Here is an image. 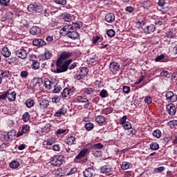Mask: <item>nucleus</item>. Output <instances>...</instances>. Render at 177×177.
Segmentation results:
<instances>
[{"label": "nucleus", "mask_w": 177, "mask_h": 177, "mask_svg": "<svg viewBox=\"0 0 177 177\" xmlns=\"http://www.w3.org/2000/svg\"><path fill=\"white\" fill-rule=\"evenodd\" d=\"M61 34L68 35L71 39H78L80 38V33L73 29V26H64L60 30Z\"/></svg>", "instance_id": "1"}, {"label": "nucleus", "mask_w": 177, "mask_h": 177, "mask_svg": "<svg viewBox=\"0 0 177 177\" xmlns=\"http://www.w3.org/2000/svg\"><path fill=\"white\" fill-rule=\"evenodd\" d=\"M71 63H73V59H66L64 62L61 68L58 71H55V73L60 74L62 73H66V71H68V70H74V68L77 67V64H78V63L73 62L72 64Z\"/></svg>", "instance_id": "2"}, {"label": "nucleus", "mask_w": 177, "mask_h": 177, "mask_svg": "<svg viewBox=\"0 0 177 177\" xmlns=\"http://www.w3.org/2000/svg\"><path fill=\"white\" fill-rule=\"evenodd\" d=\"M71 56H73V53L68 52H63L56 61L55 71H57L58 70L61 69L62 66H63V64L64 63L63 62H64V60L66 62V60H67V59H68L69 57H71Z\"/></svg>", "instance_id": "3"}, {"label": "nucleus", "mask_w": 177, "mask_h": 177, "mask_svg": "<svg viewBox=\"0 0 177 177\" xmlns=\"http://www.w3.org/2000/svg\"><path fill=\"white\" fill-rule=\"evenodd\" d=\"M64 162V156L62 155L55 156L50 158V164L53 167H61Z\"/></svg>", "instance_id": "4"}, {"label": "nucleus", "mask_w": 177, "mask_h": 177, "mask_svg": "<svg viewBox=\"0 0 177 177\" xmlns=\"http://www.w3.org/2000/svg\"><path fill=\"white\" fill-rule=\"evenodd\" d=\"M74 92H75V88L74 86H69L64 88L61 95L63 99H70L74 95Z\"/></svg>", "instance_id": "5"}, {"label": "nucleus", "mask_w": 177, "mask_h": 177, "mask_svg": "<svg viewBox=\"0 0 177 177\" xmlns=\"http://www.w3.org/2000/svg\"><path fill=\"white\" fill-rule=\"evenodd\" d=\"M28 10L32 13H42L44 8H42V5L32 6V4H29L28 6Z\"/></svg>", "instance_id": "6"}, {"label": "nucleus", "mask_w": 177, "mask_h": 177, "mask_svg": "<svg viewBox=\"0 0 177 177\" xmlns=\"http://www.w3.org/2000/svg\"><path fill=\"white\" fill-rule=\"evenodd\" d=\"M166 101L170 103H174L177 100V95L172 91H167L165 94Z\"/></svg>", "instance_id": "7"}, {"label": "nucleus", "mask_w": 177, "mask_h": 177, "mask_svg": "<svg viewBox=\"0 0 177 177\" xmlns=\"http://www.w3.org/2000/svg\"><path fill=\"white\" fill-rule=\"evenodd\" d=\"M15 53L16 56L22 59H27V56H28V52L24 48L17 50Z\"/></svg>", "instance_id": "8"}, {"label": "nucleus", "mask_w": 177, "mask_h": 177, "mask_svg": "<svg viewBox=\"0 0 177 177\" xmlns=\"http://www.w3.org/2000/svg\"><path fill=\"white\" fill-rule=\"evenodd\" d=\"M17 96V93L16 91H6V97L8 99L9 103H12V102L16 101V97Z\"/></svg>", "instance_id": "9"}, {"label": "nucleus", "mask_w": 177, "mask_h": 177, "mask_svg": "<svg viewBox=\"0 0 177 177\" xmlns=\"http://www.w3.org/2000/svg\"><path fill=\"white\" fill-rule=\"evenodd\" d=\"M166 111L169 115H175L176 114V106L173 103H170L166 106Z\"/></svg>", "instance_id": "10"}, {"label": "nucleus", "mask_w": 177, "mask_h": 177, "mask_svg": "<svg viewBox=\"0 0 177 177\" xmlns=\"http://www.w3.org/2000/svg\"><path fill=\"white\" fill-rule=\"evenodd\" d=\"M82 26H84V23L81 21L73 22L70 25H65L66 27H72V30H81V28H82Z\"/></svg>", "instance_id": "11"}, {"label": "nucleus", "mask_w": 177, "mask_h": 177, "mask_svg": "<svg viewBox=\"0 0 177 177\" xmlns=\"http://www.w3.org/2000/svg\"><path fill=\"white\" fill-rule=\"evenodd\" d=\"M100 172L102 174H106V175H110V172H113V167L110 165H106L100 168Z\"/></svg>", "instance_id": "12"}, {"label": "nucleus", "mask_w": 177, "mask_h": 177, "mask_svg": "<svg viewBox=\"0 0 177 177\" xmlns=\"http://www.w3.org/2000/svg\"><path fill=\"white\" fill-rule=\"evenodd\" d=\"M28 132H30V126L25 124L22 127L21 131L17 133V138H20V136H23L24 133H28Z\"/></svg>", "instance_id": "13"}, {"label": "nucleus", "mask_w": 177, "mask_h": 177, "mask_svg": "<svg viewBox=\"0 0 177 177\" xmlns=\"http://www.w3.org/2000/svg\"><path fill=\"white\" fill-rule=\"evenodd\" d=\"M109 69H110V71H111V73H113V74H115L117 71H120V64L114 62H111Z\"/></svg>", "instance_id": "14"}, {"label": "nucleus", "mask_w": 177, "mask_h": 177, "mask_svg": "<svg viewBox=\"0 0 177 177\" xmlns=\"http://www.w3.org/2000/svg\"><path fill=\"white\" fill-rule=\"evenodd\" d=\"M52 52H50V50L48 49H46L44 51V54L40 55V59H41L42 60H49V59H52Z\"/></svg>", "instance_id": "15"}, {"label": "nucleus", "mask_w": 177, "mask_h": 177, "mask_svg": "<svg viewBox=\"0 0 177 177\" xmlns=\"http://www.w3.org/2000/svg\"><path fill=\"white\" fill-rule=\"evenodd\" d=\"M104 19L106 23H114V20H115V15L113 12H109L105 15Z\"/></svg>", "instance_id": "16"}, {"label": "nucleus", "mask_w": 177, "mask_h": 177, "mask_svg": "<svg viewBox=\"0 0 177 177\" xmlns=\"http://www.w3.org/2000/svg\"><path fill=\"white\" fill-rule=\"evenodd\" d=\"M94 172L95 169L93 167H88L83 171V176L84 177H93Z\"/></svg>", "instance_id": "17"}, {"label": "nucleus", "mask_w": 177, "mask_h": 177, "mask_svg": "<svg viewBox=\"0 0 177 177\" xmlns=\"http://www.w3.org/2000/svg\"><path fill=\"white\" fill-rule=\"evenodd\" d=\"M41 29L39 26H33L30 29L29 32L32 35H39V34H41Z\"/></svg>", "instance_id": "18"}, {"label": "nucleus", "mask_w": 177, "mask_h": 177, "mask_svg": "<svg viewBox=\"0 0 177 177\" xmlns=\"http://www.w3.org/2000/svg\"><path fill=\"white\" fill-rule=\"evenodd\" d=\"M55 176L57 177H62L66 175V168L64 167H59L57 169L55 170Z\"/></svg>", "instance_id": "19"}, {"label": "nucleus", "mask_w": 177, "mask_h": 177, "mask_svg": "<svg viewBox=\"0 0 177 177\" xmlns=\"http://www.w3.org/2000/svg\"><path fill=\"white\" fill-rule=\"evenodd\" d=\"M154 31H156V26L154 24H150L144 28V32L145 34H151V32H154Z\"/></svg>", "instance_id": "20"}, {"label": "nucleus", "mask_w": 177, "mask_h": 177, "mask_svg": "<svg viewBox=\"0 0 177 177\" xmlns=\"http://www.w3.org/2000/svg\"><path fill=\"white\" fill-rule=\"evenodd\" d=\"M32 44L35 46H45L46 45V42L44 41L42 39H37L32 41Z\"/></svg>", "instance_id": "21"}, {"label": "nucleus", "mask_w": 177, "mask_h": 177, "mask_svg": "<svg viewBox=\"0 0 177 177\" xmlns=\"http://www.w3.org/2000/svg\"><path fill=\"white\" fill-rule=\"evenodd\" d=\"M75 140H77V138L71 136L65 139L64 142L68 145V146H72V145H75Z\"/></svg>", "instance_id": "22"}, {"label": "nucleus", "mask_w": 177, "mask_h": 177, "mask_svg": "<svg viewBox=\"0 0 177 177\" xmlns=\"http://www.w3.org/2000/svg\"><path fill=\"white\" fill-rule=\"evenodd\" d=\"M87 153H88V149H86V148L83 149L82 151H80V153L75 157V160H81V158H84V157H85V156H86Z\"/></svg>", "instance_id": "23"}, {"label": "nucleus", "mask_w": 177, "mask_h": 177, "mask_svg": "<svg viewBox=\"0 0 177 177\" xmlns=\"http://www.w3.org/2000/svg\"><path fill=\"white\" fill-rule=\"evenodd\" d=\"M67 113V109L65 107H62L55 113V117L60 118L62 115H64Z\"/></svg>", "instance_id": "24"}, {"label": "nucleus", "mask_w": 177, "mask_h": 177, "mask_svg": "<svg viewBox=\"0 0 177 177\" xmlns=\"http://www.w3.org/2000/svg\"><path fill=\"white\" fill-rule=\"evenodd\" d=\"M25 106L27 107V109H32V107L35 106V101L32 98H29L26 100Z\"/></svg>", "instance_id": "25"}, {"label": "nucleus", "mask_w": 177, "mask_h": 177, "mask_svg": "<svg viewBox=\"0 0 177 177\" xmlns=\"http://www.w3.org/2000/svg\"><path fill=\"white\" fill-rule=\"evenodd\" d=\"M1 55L3 56V57H9L10 55H12V53H10V50H9V48L7 46L3 47L1 49Z\"/></svg>", "instance_id": "26"}, {"label": "nucleus", "mask_w": 177, "mask_h": 177, "mask_svg": "<svg viewBox=\"0 0 177 177\" xmlns=\"http://www.w3.org/2000/svg\"><path fill=\"white\" fill-rule=\"evenodd\" d=\"M49 106V100H42L39 102V107L41 110H45V109H48Z\"/></svg>", "instance_id": "27"}, {"label": "nucleus", "mask_w": 177, "mask_h": 177, "mask_svg": "<svg viewBox=\"0 0 177 177\" xmlns=\"http://www.w3.org/2000/svg\"><path fill=\"white\" fill-rule=\"evenodd\" d=\"M103 41V37L102 36H93V39H92V44H93V45L96 44H99L100 42Z\"/></svg>", "instance_id": "28"}, {"label": "nucleus", "mask_w": 177, "mask_h": 177, "mask_svg": "<svg viewBox=\"0 0 177 177\" xmlns=\"http://www.w3.org/2000/svg\"><path fill=\"white\" fill-rule=\"evenodd\" d=\"M0 77H1V80L3 78H9V77H10V71H9L8 70H1Z\"/></svg>", "instance_id": "29"}, {"label": "nucleus", "mask_w": 177, "mask_h": 177, "mask_svg": "<svg viewBox=\"0 0 177 177\" xmlns=\"http://www.w3.org/2000/svg\"><path fill=\"white\" fill-rule=\"evenodd\" d=\"M9 167L12 169H17V168L20 167V162H19V161H17V160H12L9 163Z\"/></svg>", "instance_id": "30"}, {"label": "nucleus", "mask_w": 177, "mask_h": 177, "mask_svg": "<svg viewBox=\"0 0 177 177\" xmlns=\"http://www.w3.org/2000/svg\"><path fill=\"white\" fill-rule=\"evenodd\" d=\"M95 120L97 124H102L104 122H106V118L102 115H100L95 117Z\"/></svg>", "instance_id": "31"}, {"label": "nucleus", "mask_w": 177, "mask_h": 177, "mask_svg": "<svg viewBox=\"0 0 177 177\" xmlns=\"http://www.w3.org/2000/svg\"><path fill=\"white\" fill-rule=\"evenodd\" d=\"M61 17L64 21H71V15L68 12H64Z\"/></svg>", "instance_id": "32"}, {"label": "nucleus", "mask_w": 177, "mask_h": 177, "mask_svg": "<svg viewBox=\"0 0 177 177\" xmlns=\"http://www.w3.org/2000/svg\"><path fill=\"white\" fill-rule=\"evenodd\" d=\"M145 24H146V21L142 19L138 20L136 22V28H142V30H145Z\"/></svg>", "instance_id": "33"}, {"label": "nucleus", "mask_w": 177, "mask_h": 177, "mask_svg": "<svg viewBox=\"0 0 177 177\" xmlns=\"http://www.w3.org/2000/svg\"><path fill=\"white\" fill-rule=\"evenodd\" d=\"M55 142H56V138L53 137H50L48 138L46 141H44L43 145L44 146H45V143H46L47 146H52V145H53V143H55Z\"/></svg>", "instance_id": "34"}, {"label": "nucleus", "mask_w": 177, "mask_h": 177, "mask_svg": "<svg viewBox=\"0 0 177 177\" xmlns=\"http://www.w3.org/2000/svg\"><path fill=\"white\" fill-rule=\"evenodd\" d=\"M84 128H86V131H92L95 128V124L91 122H88L85 124Z\"/></svg>", "instance_id": "35"}, {"label": "nucleus", "mask_w": 177, "mask_h": 177, "mask_svg": "<svg viewBox=\"0 0 177 177\" xmlns=\"http://www.w3.org/2000/svg\"><path fill=\"white\" fill-rule=\"evenodd\" d=\"M76 100H77V103H86V102H89V100L87 98L84 97L82 96H77L76 97Z\"/></svg>", "instance_id": "36"}, {"label": "nucleus", "mask_w": 177, "mask_h": 177, "mask_svg": "<svg viewBox=\"0 0 177 177\" xmlns=\"http://www.w3.org/2000/svg\"><path fill=\"white\" fill-rule=\"evenodd\" d=\"M152 135L154 136V138L160 139V138H161L162 133L160 129H156L153 131Z\"/></svg>", "instance_id": "37"}, {"label": "nucleus", "mask_w": 177, "mask_h": 177, "mask_svg": "<svg viewBox=\"0 0 177 177\" xmlns=\"http://www.w3.org/2000/svg\"><path fill=\"white\" fill-rule=\"evenodd\" d=\"M82 92L85 95H92V93H93V88L91 87L85 88L82 89Z\"/></svg>", "instance_id": "38"}, {"label": "nucleus", "mask_w": 177, "mask_h": 177, "mask_svg": "<svg viewBox=\"0 0 177 177\" xmlns=\"http://www.w3.org/2000/svg\"><path fill=\"white\" fill-rule=\"evenodd\" d=\"M151 150H158L160 145L157 142H152L149 145Z\"/></svg>", "instance_id": "39"}, {"label": "nucleus", "mask_w": 177, "mask_h": 177, "mask_svg": "<svg viewBox=\"0 0 177 177\" xmlns=\"http://www.w3.org/2000/svg\"><path fill=\"white\" fill-rule=\"evenodd\" d=\"M103 147H104V145H103V144L100 143V142L95 144L93 146V150H102V149H103Z\"/></svg>", "instance_id": "40"}, {"label": "nucleus", "mask_w": 177, "mask_h": 177, "mask_svg": "<svg viewBox=\"0 0 177 177\" xmlns=\"http://www.w3.org/2000/svg\"><path fill=\"white\" fill-rule=\"evenodd\" d=\"M17 61V57H11L6 60V63L8 64H13V63H16Z\"/></svg>", "instance_id": "41"}, {"label": "nucleus", "mask_w": 177, "mask_h": 177, "mask_svg": "<svg viewBox=\"0 0 177 177\" xmlns=\"http://www.w3.org/2000/svg\"><path fill=\"white\" fill-rule=\"evenodd\" d=\"M30 113L28 112H25L22 115V120L24 122H28L30 120Z\"/></svg>", "instance_id": "42"}, {"label": "nucleus", "mask_w": 177, "mask_h": 177, "mask_svg": "<svg viewBox=\"0 0 177 177\" xmlns=\"http://www.w3.org/2000/svg\"><path fill=\"white\" fill-rule=\"evenodd\" d=\"M89 72V70H88V68L83 67L80 70V74L81 75H83V77H86V75H88V73Z\"/></svg>", "instance_id": "43"}, {"label": "nucleus", "mask_w": 177, "mask_h": 177, "mask_svg": "<svg viewBox=\"0 0 177 177\" xmlns=\"http://www.w3.org/2000/svg\"><path fill=\"white\" fill-rule=\"evenodd\" d=\"M6 17L7 20H13V17H15V14L13 12L8 11L6 13Z\"/></svg>", "instance_id": "44"}, {"label": "nucleus", "mask_w": 177, "mask_h": 177, "mask_svg": "<svg viewBox=\"0 0 177 177\" xmlns=\"http://www.w3.org/2000/svg\"><path fill=\"white\" fill-rule=\"evenodd\" d=\"M32 68H33V70H38L39 68V62L36 60H32Z\"/></svg>", "instance_id": "45"}, {"label": "nucleus", "mask_w": 177, "mask_h": 177, "mask_svg": "<svg viewBox=\"0 0 177 177\" xmlns=\"http://www.w3.org/2000/svg\"><path fill=\"white\" fill-rule=\"evenodd\" d=\"M30 73L28 72V70H26V71H21L20 73V77H21V78H27V77H28Z\"/></svg>", "instance_id": "46"}, {"label": "nucleus", "mask_w": 177, "mask_h": 177, "mask_svg": "<svg viewBox=\"0 0 177 177\" xmlns=\"http://www.w3.org/2000/svg\"><path fill=\"white\" fill-rule=\"evenodd\" d=\"M131 165V163L129 162H123L121 165L122 169H129V166Z\"/></svg>", "instance_id": "47"}, {"label": "nucleus", "mask_w": 177, "mask_h": 177, "mask_svg": "<svg viewBox=\"0 0 177 177\" xmlns=\"http://www.w3.org/2000/svg\"><path fill=\"white\" fill-rule=\"evenodd\" d=\"M1 6H9L10 5V0H0Z\"/></svg>", "instance_id": "48"}, {"label": "nucleus", "mask_w": 177, "mask_h": 177, "mask_svg": "<svg viewBox=\"0 0 177 177\" xmlns=\"http://www.w3.org/2000/svg\"><path fill=\"white\" fill-rule=\"evenodd\" d=\"M52 81L49 80L48 78L44 79V86L46 89H49L50 88V83Z\"/></svg>", "instance_id": "49"}, {"label": "nucleus", "mask_w": 177, "mask_h": 177, "mask_svg": "<svg viewBox=\"0 0 177 177\" xmlns=\"http://www.w3.org/2000/svg\"><path fill=\"white\" fill-rule=\"evenodd\" d=\"M122 127H123L124 129L126 130L132 129V124L129 122H127L123 125H122Z\"/></svg>", "instance_id": "50"}, {"label": "nucleus", "mask_w": 177, "mask_h": 177, "mask_svg": "<svg viewBox=\"0 0 177 177\" xmlns=\"http://www.w3.org/2000/svg\"><path fill=\"white\" fill-rule=\"evenodd\" d=\"M100 96L104 99V97H107L109 96V93L106 90L103 89L100 92Z\"/></svg>", "instance_id": "51"}, {"label": "nucleus", "mask_w": 177, "mask_h": 177, "mask_svg": "<svg viewBox=\"0 0 177 177\" xmlns=\"http://www.w3.org/2000/svg\"><path fill=\"white\" fill-rule=\"evenodd\" d=\"M61 97L59 95H55L52 98L53 103H55V104H57V103H60Z\"/></svg>", "instance_id": "52"}, {"label": "nucleus", "mask_w": 177, "mask_h": 177, "mask_svg": "<svg viewBox=\"0 0 177 177\" xmlns=\"http://www.w3.org/2000/svg\"><path fill=\"white\" fill-rule=\"evenodd\" d=\"M165 37H167V38H169L170 39H173V38H175V33H174V32L169 30V32H167L166 33Z\"/></svg>", "instance_id": "53"}, {"label": "nucleus", "mask_w": 177, "mask_h": 177, "mask_svg": "<svg viewBox=\"0 0 177 177\" xmlns=\"http://www.w3.org/2000/svg\"><path fill=\"white\" fill-rule=\"evenodd\" d=\"M106 35H108V37L113 38V37L115 35V31H114V30L113 29H109L106 31Z\"/></svg>", "instance_id": "54"}, {"label": "nucleus", "mask_w": 177, "mask_h": 177, "mask_svg": "<svg viewBox=\"0 0 177 177\" xmlns=\"http://www.w3.org/2000/svg\"><path fill=\"white\" fill-rule=\"evenodd\" d=\"M97 48H99V49H106V48H107V46H109V44H106L105 42H100V44H97Z\"/></svg>", "instance_id": "55"}, {"label": "nucleus", "mask_w": 177, "mask_h": 177, "mask_svg": "<svg viewBox=\"0 0 177 177\" xmlns=\"http://www.w3.org/2000/svg\"><path fill=\"white\" fill-rule=\"evenodd\" d=\"M168 124L170 128H175V127H176L177 125V120H170L168 122Z\"/></svg>", "instance_id": "56"}, {"label": "nucleus", "mask_w": 177, "mask_h": 177, "mask_svg": "<svg viewBox=\"0 0 177 177\" xmlns=\"http://www.w3.org/2000/svg\"><path fill=\"white\" fill-rule=\"evenodd\" d=\"M160 77H166V78H169L171 75H169V72L167 71H163L160 73Z\"/></svg>", "instance_id": "57"}, {"label": "nucleus", "mask_w": 177, "mask_h": 177, "mask_svg": "<svg viewBox=\"0 0 177 177\" xmlns=\"http://www.w3.org/2000/svg\"><path fill=\"white\" fill-rule=\"evenodd\" d=\"M60 91H62V86L56 84L53 89V93H60Z\"/></svg>", "instance_id": "58"}, {"label": "nucleus", "mask_w": 177, "mask_h": 177, "mask_svg": "<svg viewBox=\"0 0 177 177\" xmlns=\"http://www.w3.org/2000/svg\"><path fill=\"white\" fill-rule=\"evenodd\" d=\"M122 91L124 92V93H129V92H131V87L128 86H123L122 87Z\"/></svg>", "instance_id": "59"}, {"label": "nucleus", "mask_w": 177, "mask_h": 177, "mask_svg": "<svg viewBox=\"0 0 177 177\" xmlns=\"http://www.w3.org/2000/svg\"><path fill=\"white\" fill-rule=\"evenodd\" d=\"M55 2L57 5H66L67 3V0H55Z\"/></svg>", "instance_id": "60"}, {"label": "nucleus", "mask_w": 177, "mask_h": 177, "mask_svg": "<svg viewBox=\"0 0 177 177\" xmlns=\"http://www.w3.org/2000/svg\"><path fill=\"white\" fill-rule=\"evenodd\" d=\"M42 82V78H38L35 82V86H37V88H39L41 86V83Z\"/></svg>", "instance_id": "61"}, {"label": "nucleus", "mask_w": 177, "mask_h": 177, "mask_svg": "<svg viewBox=\"0 0 177 177\" xmlns=\"http://www.w3.org/2000/svg\"><path fill=\"white\" fill-rule=\"evenodd\" d=\"M151 102H153L151 97L147 96L145 98V102L147 103V104H151Z\"/></svg>", "instance_id": "62"}, {"label": "nucleus", "mask_w": 177, "mask_h": 177, "mask_svg": "<svg viewBox=\"0 0 177 177\" xmlns=\"http://www.w3.org/2000/svg\"><path fill=\"white\" fill-rule=\"evenodd\" d=\"M96 60H97V57L95 55H93L92 57H90L88 59V62H90V63H91L92 64H93V63H95Z\"/></svg>", "instance_id": "63"}, {"label": "nucleus", "mask_w": 177, "mask_h": 177, "mask_svg": "<svg viewBox=\"0 0 177 177\" xmlns=\"http://www.w3.org/2000/svg\"><path fill=\"white\" fill-rule=\"evenodd\" d=\"M127 115H124L121 119H120V125H124L127 122Z\"/></svg>", "instance_id": "64"}]
</instances>
